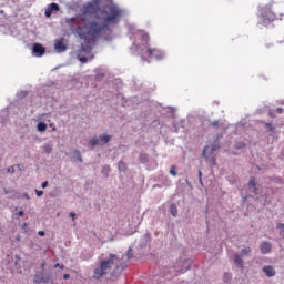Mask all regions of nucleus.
I'll list each match as a JSON object with an SVG mask.
<instances>
[{
    "mask_svg": "<svg viewBox=\"0 0 284 284\" xmlns=\"http://www.w3.org/2000/svg\"><path fill=\"white\" fill-rule=\"evenodd\" d=\"M43 270H48V267L45 268V262H42L40 265V272H43Z\"/></svg>",
    "mask_w": 284,
    "mask_h": 284,
    "instance_id": "45",
    "label": "nucleus"
},
{
    "mask_svg": "<svg viewBox=\"0 0 284 284\" xmlns=\"http://www.w3.org/2000/svg\"><path fill=\"white\" fill-rule=\"evenodd\" d=\"M9 199H12V200L19 199V192L12 190L11 194L9 195Z\"/></svg>",
    "mask_w": 284,
    "mask_h": 284,
    "instance_id": "35",
    "label": "nucleus"
},
{
    "mask_svg": "<svg viewBox=\"0 0 284 284\" xmlns=\"http://www.w3.org/2000/svg\"><path fill=\"white\" fill-rule=\"evenodd\" d=\"M170 214L174 217L179 216V209L176 207V204L172 203L170 205Z\"/></svg>",
    "mask_w": 284,
    "mask_h": 284,
    "instance_id": "23",
    "label": "nucleus"
},
{
    "mask_svg": "<svg viewBox=\"0 0 284 284\" xmlns=\"http://www.w3.org/2000/svg\"><path fill=\"white\" fill-rule=\"evenodd\" d=\"M50 128L52 129V132H57V126L53 123L50 124Z\"/></svg>",
    "mask_w": 284,
    "mask_h": 284,
    "instance_id": "52",
    "label": "nucleus"
},
{
    "mask_svg": "<svg viewBox=\"0 0 284 284\" xmlns=\"http://www.w3.org/2000/svg\"><path fill=\"white\" fill-rule=\"evenodd\" d=\"M220 149H221V143L219 142V140H215L210 148V152L211 154H213V152H216Z\"/></svg>",
    "mask_w": 284,
    "mask_h": 284,
    "instance_id": "21",
    "label": "nucleus"
},
{
    "mask_svg": "<svg viewBox=\"0 0 284 284\" xmlns=\"http://www.w3.org/2000/svg\"><path fill=\"white\" fill-rule=\"evenodd\" d=\"M54 50L57 52H65V50H68V45L63 43V39H60L54 43Z\"/></svg>",
    "mask_w": 284,
    "mask_h": 284,
    "instance_id": "13",
    "label": "nucleus"
},
{
    "mask_svg": "<svg viewBox=\"0 0 284 284\" xmlns=\"http://www.w3.org/2000/svg\"><path fill=\"white\" fill-rule=\"evenodd\" d=\"M265 129H266V132H271V134H276V126H274L272 123L266 122Z\"/></svg>",
    "mask_w": 284,
    "mask_h": 284,
    "instance_id": "22",
    "label": "nucleus"
},
{
    "mask_svg": "<svg viewBox=\"0 0 284 284\" xmlns=\"http://www.w3.org/2000/svg\"><path fill=\"white\" fill-rule=\"evenodd\" d=\"M110 172H112V169L110 168V165L105 164L102 166L101 174H103V176H105V179H108V176H110Z\"/></svg>",
    "mask_w": 284,
    "mask_h": 284,
    "instance_id": "20",
    "label": "nucleus"
},
{
    "mask_svg": "<svg viewBox=\"0 0 284 284\" xmlns=\"http://www.w3.org/2000/svg\"><path fill=\"white\" fill-rule=\"evenodd\" d=\"M42 150H43L44 154H52V145H50V144H44L42 146Z\"/></svg>",
    "mask_w": 284,
    "mask_h": 284,
    "instance_id": "31",
    "label": "nucleus"
},
{
    "mask_svg": "<svg viewBox=\"0 0 284 284\" xmlns=\"http://www.w3.org/2000/svg\"><path fill=\"white\" fill-rule=\"evenodd\" d=\"M255 201H260L262 205H267V194H263L261 196H256Z\"/></svg>",
    "mask_w": 284,
    "mask_h": 284,
    "instance_id": "25",
    "label": "nucleus"
},
{
    "mask_svg": "<svg viewBox=\"0 0 284 284\" xmlns=\"http://www.w3.org/2000/svg\"><path fill=\"white\" fill-rule=\"evenodd\" d=\"M69 278H70V274L67 273V274L63 275L64 281H68Z\"/></svg>",
    "mask_w": 284,
    "mask_h": 284,
    "instance_id": "54",
    "label": "nucleus"
},
{
    "mask_svg": "<svg viewBox=\"0 0 284 284\" xmlns=\"http://www.w3.org/2000/svg\"><path fill=\"white\" fill-rule=\"evenodd\" d=\"M23 196L27 199V201H30V195L28 193H24Z\"/></svg>",
    "mask_w": 284,
    "mask_h": 284,
    "instance_id": "56",
    "label": "nucleus"
},
{
    "mask_svg": "<svg viewBox=\"0 0 284 284\" xmlns=\"http://www.w3.org/2000/svg\"><path fill=\"white\" fill-rule=\"evenodd\" d=\"M83 12L74 18H67L65 23L71 32H75L80 39L97 41V37L108 30L110 26L121 21L123 10L119 6H104L101 10V0H92L83 6Z\"/></svg>",
    "mask_w": 284,
    "mask_h": 284,
    "instance_id": "1",
    "label": "nucleus"
},
{
    "mask_svg": "<svg viewBox=\"0 0 284 284\" xmlns=\"http://www.w3.org/2000/svg\"><path fill=\"white\" fill-rule=\"evenodd\" d=\"M268 116H271L272 119H276V111L270 110L268 111Z\"/></svg>",
    "mask_w": 284,
    "mask_h": 284,
    "instance_id": "41",
    "label": "nucleus"
},
{
    "mask_svg": "<svg viewBox=\"0 0 284 284\" xmlns=\"http://www.w3.org/2000/svg\"><path fill=\"white\" fill-rule=\"evenodd\" d=\"M118 170H119V172H125V170H128V165L125 164V162L120 161L118 163Z\"/></svg>",
    "mask_w": 284,
    "mask_h": 284,
    "instance_id": "28",
    "label": "nucleus"
},
{
    "mask_svg": "<svg viewBox=\"0 0 284 284\" xmlns=\"http://www.w3.org/2000/svg\"><path fill=\"white\" fill-rule=\"evenodd\" d=\"M112 267H115L112 272V276H119L128 265L121 261L119 255L111 253L108 258L99 260V266L93 271V277L97 281L103 278Z\"/></svg>",
    "mask_w": 284,
    "mask_h": 284,
    "instance_id": "2",
    "label": "nucleus"
},
{
    "mask_svg": "<svg viewBox=\"0 0 284 284\" xmlns=\"http://www.w3.org/2000/svg\"><path fill=\"white\" fill-rule=\"evenodd\" d=\"M145 54L151 57V59H156V61H161V59L165 58V53L159 49H146Z\"/></svg>",
    "mask_w": 284,
    "mask_h": 284,
    "instance_id": "7",
    "label": "nucleus"
},
{
    "mask_svg": "<svg viewBox=\"0 0 284 284\" xmlns=\"http://www.w3.org/2000/svg\"><path fill=\"white\" fill-rule=\"evenodd\" d=\"M17 241H21V235H17Z\"/></svg>",
    "mask_w": 284,
    "mask_h": 284,
    "instance_id": "58",
    "label": "nucleus"
},
{
    "mask_svg": "<svg viewBox=\"0 0 284 284\" xmlns=\"http://www.w3.org/2000/svg\"><path fill=\"white\" fill-rule=\"evenodd\" d=\"M79 61L80 63H85L88 61V57L85 55L79 57Z\"/></svg>",
    "mask_w": 284,
    "mask_h": 284,
    "instance_id": "42",
    "label": "nucleus"
},
{
    "mask_svg": "<svg viewBox=\"0 0 284 284\" xmlns=\"http://www.w3.org/2000/svg\"><path fill=\"white\" fill-rule=\"evenodd\" d=\"M223 283H232V274L224 273L223 274Z\"/></svg>",
    "mask_w": 284,
    "mask_h": 284,
    "instance_id": "32",
    "label": "nucleus"
},
{
    "mask_svg": "<svg viewBox=\"0 0 284 284\" xmlns=\"http://www.w3.org/2000/svg\"><path fill=\"white\" fill-rule=\"evenodd\" d=\"M22 231L24 233H28V223H26V222L23 223Z\"/></svg>",
    "mask_w": 284,
    "mask_h": 284,
    "instance_id": "44",
    "label": "nucleus"
},
{
    "mask_svg": "<svg viewBox=\"0 0 284 284\" xmlns=\"http://www.w3.org/2000/svg\"><path fill=\"white\" fill-rule=\"evenodd\" d=\"M141 59H142V61H145V57L142 55Z\"/></svg>",
    "mask_w": 284,
    "mask_h": 284,
    "instance_id": "59",
    "label": "nucleus"
},
{
    "mask_svg": "<svg viewBox=\"0 0 284 284\" xmlns=\"http://www.w3.org/2000/svg\"><path fill=\"white\" fill-rule=\"evenodd\" d=\"M48 181H44L42 184H41V187H42V190H45V187H48Z\"/></svg>",
    "mask_w": 284,
    "mask_h": 284,
    "instance_id": "48",
    "label": "nucleus"
},
{
    "mask_svg": "<svg viewBox=\"0 0 284 284\" xmlns=\"http://www.w3.org/2000/svg\"><path fill=\"white\" fill-rule=\"evenodd\" d=\"M72 159L74 161H78L79 163H83V156H81V151H79V150L73 151Z\"/></svg>",
    "mask_w": 284,
    "mask_h": 284,
    "instance_id": "18",
    "label": "nucleus"
},
{
    "mask_svg": "<svg viewBox=\"0 0 284 284\" xmlns=\"http://www.w3.org/2000/svg\"><path fill=\"white\" fill-rule=\"evenodd\" d=\"M17 215H18V216H26V212H24L23 210H21V211H19V212L17 213Z\"/></svg>",
    "mask_w": 284,
    "mask_h": 284,
    "instance_id": "49",
    "label": "nucleus"
},
{
    "mask_svg": "<svg viewBox=\"0 0 284 284\" xmlns=\"http://www.w3.org/2000/svg\"><path fill=\"white\" fill-rule=\"evenodd\" d=\"M252 252V248L250 246H245L241 250L240 256L245 257L250 256V253Z\"/></svg>",
    "mask_w": 284,
    "mask_h": 284,
    "instance_id": "26",
    "label": "nucleus"
},
{
    "mask_svg": "<svg viewBox=\"0 0 284 284\" xmlns=\"http://www.w3.org/2000/svg\"><path fill=\"white\" fill-rule=\"evenodd\" d=\"M262 271L264 272V274H266L268 278L276 276V270H274V266L272 265L264 266Z\"/></svg>",
    "mask_w": 284,
    "mask_h": 284,
    "instance_id": "12",
    "label": "nucleus"
},
{
    "mask_svg": "<svg viewBox=\"0 0 284 284\" xmlns=\"http://www.w3.org/2000/svg\"><path fill=\"white\" fill-rule=\"evenodd\" d=\"M125 103H128V101L125 100L124 102H122V106L123 108H126V104Z\"/></svg>",
    "mask_w": 284,
    "mask_h": 284,
    "instance_id": "57",
    "label": "nucleus"
},
{
    "mask_svg": "<svg viewBox=\"0 0 284 284\" xmlns=\"http://www.w3.org/2000/svg\"><path fill=\"white\" fill-rule=\"evenodd\" d=\"M202 176H203V172H201V170H199V181H200L201 185H203Z\"/></svg>",
    "mask_w": 284,
    "mask_h": 284,
    "instance_id": "43",
    "label": "nucleus"
},
{
    "mask_svg": "<svg viewBox=\"0 0 284 284\" xmlns=\"http://www.w3.org/2000/svg\"><path fill=\"white\" fill-rule=\"evenodd\" d=\"M99 139L98 138H93V139H91L90 140V145H91V148H97V145H99Z\"/></svg>",
    "mask_w": 284,
    "mask_h": 284,
    "instance_id": "34",
    "label": "nucleus"
},
{
    "mask_svg": "<svg viewBox=\"0 0 284 284\" xmlns=\"http://www.w3.org/2000/svg\"><path fill=\"white\" fill-rule=\"evenodd\" d=\"M234 265H236V267H239L240 270H245V262L243 261V257H241V255L239 253L234 254Z\"/></svg>",
    "mask_w": 284,
    "mask_h": 284,
    "instance_id": "10",
    "label": "nucleus"
},
{
    "mask_svg": "<svg viewBox=\"0 0 284 284\" xmlns=\"http://www.w3.org/2000/svg\"><path fill=\"white\" fill-rule=\"evenodd\" d=\"M276 229L280 230V234H283V232H284V223H278Z\"/></svg>",
    "mask_w": 284,
    "mask_h": 284,
    "instance_id": "39",
    "label": "nucleus"
},
{
    "mask_svg": "<svg viewBox=\"0 0 284 284\" xmlns=\"http://www.w3.org/2000/svg\"><path fill=\"white\" fill-rule=\"evenodd\" d=\"M169 172L171 176H176V174H179V172H176V165H172Z\"/></svg>",
    "mask_w": 284,
    "mask_h": 284,
    "instance_id": "36",
    "label": "nucleus"
},
{
    "mask_svg": "<svg viewBox=\"0 0 284 284\" xmlns=\"http://www.w3.org/2000/svg\"><path fill=\"white\" fill-rule=\"evenodd\" d=\"M84 41L87 42V44H82L81 47V50L82 52H84V54H90V52H92V47H90V44L88 43H91V41H94V40H85Z\"/></svg>",
    "mask_w": 284,
    "mask_h": 284,
    "instance_id": "15",
    "label": "nucleus"
},
{
    "mask_svg": "<svg viewBox=\"0 0 284 284\" xmlns=\"http://www.w3.org/2000/svg\"><path fill=\"white\" fill-rule=\"evenodd\" d=\"M275 112H276L277 114H281L282 112H284V109H283V108H277Z\"/></svg>",
    "mask_w": 284,
    "mask_h": 284,
    "instance_id": "51",
    "label": "nucleus"
},
{
    "mask_svg": "<svg viewBox=\"0 0 284 284\" xmlns=\"http://www.w3.org/2000/svg\"><path fill=\"white\" fill-rule=\"evenodd\" d=\"M38 132H45L48 130V124L45 122H39L37 124Z\"/></svg>",
    "mask_w": 284,
    "mask_h": 284,
    "instance_id": "24",
    "label": "nucleus"
},
{
    "mask_svg": "<svg viewBox=\"0 0 284 284\" xmlns=\"http://www.w3.org/2000/svg\"><path fill=\"white\" fill-rule=\"evenodd\" d=\"M207 150H210V146H204L203 148V151H202L203 159H210V156H207Z\"/></svg>",
    "mask_w": 284,
    "mask_h": 284,
    "instance_id": "37",
    "label": "nucleus"
},
{
    "mask_svg": "<svg viewBox=\"0 0 284 284\" xmlns=\"http://www.w3.org/2000/svg\"><path fill=\"white\" fill-rule=\"evenodd\" d=\"M105 79V71L101 69L95 70V81H103Z\"/></svg>",
    "mask_w": 284,
    "mask_h": 284,
    "instance_id": "16",
    "label": "nucleus"
},
{
    "mask_svg": "<svg viewBox=\"0 0 284 284\" xmlns=\"http://www.w3.org/2000/svg\"><path fill=\"white\" fill-rule=\"evenodd\" d=\"M29 92L28 90H21V91H18L17 94H16V98L21 101L23 99H26L28 97Z\"/></svg>",
    "mask_w": 284,
    "mask_h": 284,
    "instance_id": "19",
    "label": "nucleus"
},
{
    "mask_svg": "<svg viewBox=\"0 0 284 284\" xmlns=\"http://www.w3.org/2000/svg\"><path fill=\"white\" fill-rule=\"evenodd\" d=\"M45 54V47L43 44L36 42L32 45V55L33 57H43Z\"/></svg>",
    "mask_w": 284,
    "mask_h": 284,
    "instance_id": "8",
    "label": "nucleus"
},
{
    "mask_svg": "<svg viewBox=\"0 0 284 284\" xmlns=\"http://www.w3.org/2000/svg\"><path fill=\"white\" fill-rule=\"evenodd\" d=\"M211 125L213 128H219V125H221V121L220 120H215V121L211 122Z\"/></svg>",
    "mask_w": 284,
    "mask_h": 284,
    "instance_id": "40",
    "label": "nucleus"
},
{
    "mask_svg": "<svg viewBox=\"0 0 284 284\" xmlns=\"http://www.w3.org/2000/svg\"><path fill=\"white\" fill-rule=\"evenodd\" d=\"M247 199H254V196L252 194L242 195V203H245V201H247Z\"/></svg>",
    "mask_w": 284,
    "mask_h": 284,
    "instance_id": "38",
    "label": "nucleus"
},
{
    "mask_svg": "<svg viewBox=\"0 0 284 284\" xmlns=\"http://www.w3.org/2000/svg\"><path fill=\"white\" fill-rule=\"evenodd\" d=\"M261 17L263 19V26H265L266 21H268V23H272V21H276V13L272 12V6L270 4L261 10Z\"/></svg>",
    "mask_w": 284,
    "mask_h": 284,
    "instance_id": "4",
    "label": "nucleus"
},
{
    "mask_svg": "<svg viewBox=\"0 0 284 284\" xmlns=\"http://www.w3.org/2000/svg\"><path fill=\"white\" fill-rule=\"evenodd\" d=\"M34 192H36L37 196H41L43 194V191H39L37 189L34 190Z\"/></svg>",
    "mask_w": 284,
    "mask_h": 284,
    "instance_id": "50",
    "label": "nucleus"
},
{
    "mask_svg": "<svg viewBox=\"0 0 284 284\" xmlns=\"http://www.w3.org/2000/svg\"><path fill=\"white\" fill-rule=\"evenodd\" d=\"M12 190L4 189V194H11Z\"/></svg>",
    "mask_w": 284,
    "mask_h": 284,
    "instance_id": "55",
    "label": "nucleus"
},
{
    "mask_svg": "<svg viewBox=\"0 0 284 284\" xmlns=\"http://www.w3.org/2000/svg\"><path fill=\"white\" fill-rule=\"evenodd\" d=\"M141 41H143V43H145V45H148V42L150 41V36L145 32H141Z\"/></svg>",
    "mask_w": 284,
    "mask_h": 284,
    "instance_id": "29",
    "label": "nucleus"
},
{
    "mask_svg": "<svg viewBox=\"0 0 284 284\" xmlns=\"http://www.w3.org/2000/svg\"><path fill=\"white\" fill-rule=\"evenodd\" d=\"M247 190L251 194H254L255 196L258 195V190H261V184L257 183L256 178L251 176L250 181L247 183Z\"/></svg>",
    "mask_w": 284,
    "mask_h": 284,
    "instance_id": "6",
    "label": "nucleus"
},
{
    "mask_svg": "<svg viewBox=\"0 0 284 284\" xmlns=\"http://www.w3.org/2000/svg\"><path fill=\"white\" fill-rule=\"evenodd\" d=\"M261 254H270L272 252V243L264 241L260 245Z\"/></svg>",
    "mask_w": 284,
    "mask_h": 284,
    "instance_id": "11",
    "label": "nucleus"
},
{
    "mask_svg": "<svg viewBox=\"0 0 284 284\" xmlns=\"http://www.w3.org/2000/svg\"><path fill=\"white\" fill-rule=\"evenodd\" d=\"M247 148V143L245 142H235V150H245Z\"/></svg>",
    "mask_w": 284,
    "mask_h": 284,
    "instance_id": "30",
    "label": "nucleus"
},
{
    "mask_svg": "<svg viewBox=\"0 0 284 284\" xmlns=\"http://www.w3.org/2000/svg\"><path fill=\"white\" fill-rule=\"evenodd\" d=\"M151 241L150 233H145L140 240V247H148V243Z\"/></svg>",
    "mask_w": 284,
    "mask_h": 284,
    "instance_id": "14",
    "label": "nucleus"
},
{
    "mask_svg": "<svg viewBox=\"0 0 284 284\" xmlns=\"http://www.w3.org/2000/svg\"><path fill=\"white\" fill-rule=\"evenodd\" d=\"M69 216L72 219V221H74V219H77V213L71 212V213L69 214Z\"/></svg>",
    "mask_w": 284,
    "mask_h": 284,
    "instance_id": "46",
    "label": "nucleus"
},
{
    "mask_svg": "<svg viewBox=\"0 0 284 284\" xmlns=\"http://www.w3.org/2000/svg\"><path fill=\"white\" fill-rule=\"evenodd\" d=\"M8 172H9L10 174H14V166L8 168Z\"/></svg>",
    "mask_w": 284,
    "mask_h": 284,
    "instance_id": "47",
    "label": "nucleus"
},
{
    "mask_svg": "<svg viewBox=\"0 0 284 284\" xmlns=\"http://www.w3.org/2000/svg\"><path fill=\"white\" fill-rule=\"evenodd\" d=\"M59 10H61L59 3L52 2L48 6V9L44 12V17H47V19H50V17H52V12H59Z\"/></svg>",
    "mask_w": 284,
    "mask_h": 284,
    "instance_id": "9",
    "label": "nucleus"
},
{
    "mask_svg": "<svg viewBox=\"0 0 284 284\" xmlns=\"http://www.w3.org/2000/svg\"><path fill=\"white\" fill-rule=\"evenodd\" d=\"M57 268L65 270V265L57 263L53 267L49 266L48 270L36 271L33 284H53L59 276L57 272H54Z\"/></svg>",
    "mask_w": 284,
    "mask_h": 284,
    "instance_id": "3",
    "label": "nucleus"
},
{
    "mask_svg": "<svg viewBox=\"0 0 284 284\" xmlns=\"http://www.w3.org/2000/svg\"><path fill=\"white\" fill-rule=\"evenodd\" d=\"M140 163H148L150 161V158L148 156L146 153H141L139 156Z\"/></svg>",
    "mask_w": 284,
    "mask_h": 284,
    "instance_id": "27",
    "label": "nucleus"
},
{
    "mask_svg": "<svg viewBox=\"0 0 284 284\" xmlns=\"http://www.w3.org/2000/svg\"><path fill=\"white\" fill-rule=\"evenodd\" d=\"M133 252H134V248H132V246H130L129 248H128V252H126V258H134V254H133Z\"/></svg>",
    "mask_w": 284,
    "mask_h": 284,
    "instance_id": "33",
    "label": "nucleus"
},
{
    "mask_svg": "<svg viewBox=\"0 0 284 284\" xmlns=\"http://www.w3.org/2000/svg\"><path fill=\"white\" fill-rule=\"evenodd\" d=\"M38 236H45V231H39Z\"/></svg>",
    "mask_w": 284,
    "mask_h": 284,
    "instance_id": "53",
    "label": "nucleus"
},
{
    "mask_svg": "<svg viewBox=\"0 0 284 284\" xmlns=\"http://www.w3.org/2000/svg\"><path fill=\"white\" fill-rule=\"evenodd\" d=\"M100 143H103V145H108L110 141H112V135L103 134L99 138Z\"/></svg>",
    "mask_w": 284,
    "mask_h": 284,
    "instance_id": "17",
    "label": "nucleus"
},
{
    "mask_svg": "<svg viewBox=\"0 0 284 284\" xmlns=\"http://www.w3.org/2000/svg\"><path fill=\"white\" fill-rule=\"evenodd\" d=\"M191 267H192V260L183 258L176 263V265L174 266V270L180 274H184V272H187V270H191Z\"/></svg>",
    "mask_w": 284,
    "mask_h": 284,
    "instance_id": "5",
    "label": "nucleus"
}]
</instances>
